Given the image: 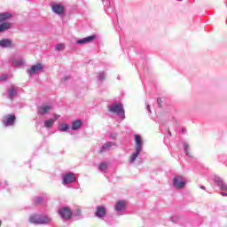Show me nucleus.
Segmentation results:
<instances>
[{
    "mask_svg": "<svg viewBox=\"0 0 227 227\" xmlns=\"http://www.w3.org/2000/svg\"><path fill=\"white\" fill-rule=\"evenodd\" d=\"M51 9L56 14H63L65 11V7L61 4H53Z\"/></svg>",
    "mask_w": 227,
    "mask_h": 227,
    "instance_id": "6e6552de",
    "label": "nucleus"
},
{
    "mask_svg": "<svg viewBox=\"0 0 227 227\" xmlns=\"http://www.w3.org/2000/svg\"><path fill=\"white\" fill-rule=\"evenodd\" d=\"M222 196H226V193H224V192H222Z\"/></svg>",
    "mask_w": 227,
    "mask_h": 227,
    "instance_id": "473e14b6",
    "label": "nucleus"
},
{
    "mask_svg": "<svg viewBox=\"0 0 227 227\" xmlns=\"http://www.w3.org/2000/svg\"><path fill=\"white\" fill-rule=\"evenodd\" d=\"M29 222L32 223H49V222H51V218L46 215L41 216V215H31Z\"/></svg>",
    "mask_w": 227,
    "mask_h": 227,
    "instance_id": "f03ea898",
    "label": "nucleus"
},
{
    "mask_svg": "<svg viewBox=\"0 0 227 227\" xmlns=\"http://www.w3.org/2000/svg\"><path fill=\"white\" fill-rule=\"evenodd\" d=\"M7 77V74H3V76L0 78V81H6Z\"/></svg>",
    "mask_w": 227,
    "mask_h": 227,
    "instance_id": "c85d7f7f",
    "label": "nucleus"
},
{
    "mask_svg": "<svg viewBox=\"0 0 227 227\" xmlns=\"http://www.w3.org/2000/svg\"><path fill=\"white\" fill-rule=\"evenodd\" d=\"M134 139H135V142H136L137 154L138 156L142 148H143L142 137H141V136H139V134H136Z\"/></svg>",
    "mask_w": 227,
    "mask_h": 227,
    "instance_id": "423d86ee",
    "label": "nucleus"
},
{
    "mask_svg": "<svg viewBox=\"0 0 227 227\" xmlns=\"http://www.w3.org/2000/svg\"><path fill=\"white\" fill-rule=\"evenodd\" d=\"M56 50L58 51H62L63 50H65V44H57Z\"/></svg>",
    "mask_w": 227,
    "mask_h": 227,
    "instance_id": "a878e982",
    "label": "nucleus"
},
{
    "mask_svg": "<svg viewBox=\"0 0 227 227\" xmlns=\"http://www.w3.org/2000/svg\"><path fill=\"white\" fill-rule=\"evenodd\" d=\"M77 213H78V215H81V213H82L81 209H78Z\"/></svg>",
    "mask_w": 227,
    "mask_h": 227,
    "instance_id": "c756f323",
    "label": "nucleus"
},
{
    "mask_svg": "<svg viewBox=\"0 0 227 227\" xmlns=\"http://www.w3.org/2000/svg\"><path fill=\"white\" fill-rule=\"evenodd\" d=\"M51 109H52L51 106H47L46 104H43V106H40L38 107V113L40 114H46L47 113H49V111H51Z\"/></svg>",
    "mask_w": 227,
    "mask_h": 227,
    "instance_id": "9b49d317",
    "label": "nucleus"
},
{
    "mask_svg": "<svg viewBox=\"0 0 227 227\" xmlns=\"http://www.w3.org/2000/svg\"><path fill=\"white\" fill-rule=\"evenodd\" d=\"M95 39L96 35H89L88 37L76 41V43L77 44H86L87 43H91V41H94Z\"/></svg>",
    "mask_w": 227,
    "mask_h": 227,
    "instance_id": "ddd939ff",
    "label": "nucleus"
},
{
    "mask_svg": "<svg viewBox=\"0 0 227 227\" xmlns=\"http://www.w3.org/2000/svg\"><path fill=\"white\" fill-rule=\"evenodd\" d=\"M74 180H75V176L74 173H67V175H64V177H63L64 184H73Z\"/></svg>",
    "mask_w": 227,
    "mask_h": 227,
    "instance_id": "1a4fd4ad",
    "label": "nucleus"
},
{
    "mask_svg": "<svg viewBox=\"0 0 227 227\" xmlns=\"http://www.w3.org/2000/svg\"><path fill=\"white\" fill-rule=\"evenodd\" d=\"M12 64H13L14 66H23L24 60H22V59L12 60Z\"/></svg>",
    "mask_w": 227,
    "mask_h": 227,
    "instance_id": "393cba45",
    "label": "nucleus"
},
{
    "mask_svg": "<svg viewBox=\"0 0 227 227\" xmlns=\"http://www.w3.org/2000/svg\"><path fill=\"white\" fill-rule=\"evenodd\" d=\"M106 213L107 211L106 206H98V207H96V216L102 218L103 216H106Z\"/></svg>",
    "mask_w": 227,
    "mask_h": 227,
    "instance_id": "0eeeda50",
    "label": "nucleus"
},
{
    "mask_svg": "<svg viewBox=\"0 0 227 227\" xmlns=\"http://www.w3.org/2000/svg\"><path fill=\"white\" fill-rule=\"evenodd\" d=\"M109 111H112L113 113H116V114H121L122 118H125V111L123 109L122 104H119L118 102H115L109 107Z\"/></svg>",
    "mask_w": 227,
    "mask_h": 227,
    "instance_id": "7ed1b4c3",
    "label": "nucleus"
},
{
    "mask_svg": "<svg viewBox=\"0 0 227 227\" xmlns=\"http://www.w3.org/2000/svg\"><path fill=\"white\" fill-rule=\"evenodd\" d=\"M184 152L189 157H192V153L190 152L189 145H184Z\"/></svg>",
    "mask_w": 227,
    "mask_h": 227,
    "instance_id": "5701e85b",
    "label": "nucleus"
},
{
    "mask_svg": "<svg viewBox=\"0 0 227 227\" xmlns=\"http://www.w3.org/2000/svg\"><path fill=\"white\" fill-rule=\"evenodd\" d=\"M82 120H75L74 121H73L72 130H77L82 127Z\"/></svg>",
    "mask_w": 227,
    "mask_h": 227,
    "instance_id": "dca6fc26",
    "label": "nucleus"
},
{
    "mask_svg": "<svg viewBox=\"0 0 227 227\" xmlns=\"http://www.w3.org/2000/svg\"><path fill=\"white\" fill-rule=\"evenodd\" d=\"M0 46H2V48H12V41L10 39H2V41H0Z\"/></svg>",
    "mask_w": 227,
    "mask_h": 227,
    "instance_id": "4468645a",
    "label": "nucleus"
},
{
    "mask_svg": "<svg viewBox=\"0 0 227 227\" xmlns=\"http://www.w3.org/2000/svg\"><path fill=\"white\" fill-rule=\"evenodd\" d=\"M186 184L187 182L184 180L183 176H176V178H174V187H176V189H184Z\"/></svg>",
    "mask_w": 227,
    "mask_h": 227,
    "instance_id": "39448f33",
    "label": "nucleus"
},
{
    "mask_svg": "<svg viewBox=\"0 0 227 227\" xmlns=\"http://www.w3.org/2000/svg\"><path fill=\"white\" fill-rule=\"evenodd\" d=\"M215 182H216L222 191H226L227 185L224 184V182H223V180H221V178H215Z\"/></svg>",
    "mask_w": 227,
    "mask_h": 227,
    "instance_id": "2eb2a0df",
    "label": "nucleus"
},
{
    "mask_svg": "<svg viewBox=\"0 0 227 227\" xmlns=\"http://www.w3.org/2000/svg\"><path fill=\"white\" fill-rule=\"evenodd\" d=\"M11 18H12V14L11 12H2L0 14V32H4L11 28L12 23L6 21V20H11Z\"/></svg>",
    "mask_w": 227,
    "mask_h": 227,
    "instance_id": "f257e3e1",
    "label": "nucleus"
},
{
    "mask_svg": "<svg viewBox=\"0 0 227 227\" xmlns=\"http://www.w3.org/2000/svg\"><path fill=\"white\" fill-rule=\"evenodd\" d=\"M43 66L42 64H37L36 66H32V67L30 68L29 73L30 74H36V72H39V70H42Z\"/></svg>",
    "mask_w": 227,
    "mask_h": 227,
    "instance_id": "f3484780",
    "label": "nucleus"
},
{
    "mask_svg": "<svg viewBox=\"0 0 227 227\" xmlns=\"http://www.w3.org/2000/svg\"><path fill=\"white\" fill-rule=\"evenodd\" d=\"M147 109H148L149 111H151V109H150V106H147Z\"/></svg>",
    "mask_w": 227,
    "mask_h": 227,
    "instance_id": "72a5a7b5",
    "label": "nucleus"
},
{
    "mask_svg": "<svg viewBox=\"0 0 227 227\" xmlns=\"http://www.w3.org/2000/svg\"><path fill=\"white\" fill-rule=\"evenodd\" d=\"M54 121H55L52 120V119L45 120V121H44V127H47V128L52 127L53 124H54Z\"/></svg>",
    "mask_w": 227,
    "mask_h": 227,
    "instance_id": "412c9836",
    "label": "nucleus"
},
{
    "mask_svg": "<svg viewBox=\"0 0 227 227\" xmlns=\"http://www.w3.org/2000/svg\"><path fill=\"white\" fill-rule=\"evenodd\" d=\"M16 121V116L15 114H8L5 118V127H9L10 125H14Z\"/></svg>",
    "mask_w": 227,
    "mask_h": 227,
    "instance_id": "9d476101",
    "label": "nucleus"
},
{
    "mask_svg": "<svg viewBox=\"0 0 227 227\" xmlns=\"http://www.w3.org/2000/svg\"><path fill=\"white\" fill-rule=\"evenodd\" d=\"M112 145H113V143H111V142L105 143V145H103V146L100 150V153H104L105 152H107V150H109Z\"/></svg>",
    "mask_w": 227,
    "mask_h": 227,
    "instance_id": "a211bd4d",
    "label": "nucleus"
},
{
    "mask_svg": "<svg viewBox=\"0 0 227 227\" xmlns=\"http://www.w3.org/2000/svg\"><path fill=\"white\" fill-rule=\"evenodd\" d=\"M114 208L116 211H123L126 208V202L125 200H117L114 204Z\"/></svg>",
    "mask_w": 227,
    "mask_h": 227,
    "instance_id": "f8f14e48",
    "label": "nucleus"
},
{
    "mask_svg": "<svg viewBox=\"0 0 227 227\" xmlns=\"http://www.w3.org/2000/svg\"><path fill=\"white\" fill-rule=\"evenodd\" d=\"M68 123H60V125L59 126V130H61L62 132H66L67 130H68Z\"/></svg>",
    "mask_w": 227,
    "mask_h": 227,
    "instance_id": "aec40b11",
    "label": "nucleus"
},
{
    "mask_svg": "<svg viewBox=\"0 0 227 227\" xmlns=\"http://www.w3.org/2000/svg\"><path fill=\"white\" fill-rule=\"evenodd\" d=\"M2 223H3V222H2V220H0V227H1Z\"/></svg>",
    "mask_w": 227,
    "mask_h": 227,
    "instance_id": "f704fd0d",
    "label": "nucleus"
},
{
    "mask_svg": "<svg viewBox=\"0 0 227 227\" xmlns=\"http://www.w3.org/2000/svg\"><path fill=\"white\" fill-rule=\"evenodd\" d=\"M59 214L60 215V216H62V218L66 220H70V218H72L73 216L72 210L70 209V207H67L59 209Z\"/></svg>",
    "mask_w": 227,
    "mask_h": 227,
    "instance_id": "20e7f679",
    "label": "nucleus"
},
{
    "mask_svg": "<svg viewBox=\"0 0 227 227\" xmlns=\"http://www.w3.org/2000/svg\"><path fill=\"white\" fill-rule=\"evenodd\" d=\"M168 134H169V136H172L171 130H168Z\"/></svg>",
    "mask_w": 227,
    "mask_h": 227,
    "instance_id": "2f4dec72",
    "label": "nucleus"
},
{
    "mask_svg": "<svg viewBox=\"0 0 227 227\" xmlns=\"http://www.w3.org/2000/svg\"><path fill=\"white\" fill-rule=\"evenodd\" d=\"M8 95L10 98H12L13 97H15V95H17V90L16 88H14V86H11V88H9Z\"/></svg>",
    "mask_w": 227,
    "mask_h": 227,
    "instance_id": "6ab92c4d",
    "label": "nucleus"
},
{
    "mask_svg": "<svg viewBox=\"0 0 227 227\" xmlns=\"http://www.w3.org/2000/svg\"><path fill=\"white\" fill-rule=\"evenodd\" d=\"M182 132L184 133L185 132V129L183 127L182 128Z\"/></svg>",
    "mask_w": 227,
    "mask_h": 227,
    "instance_id": "7c9ffc66",
    "label": "nucleus"
},
{
    "mask_svg": "<svg viewBox=\"0 0 227 227\" xmlns=\"http://www.w3.org/2000/svg\"><path fill=\"white\" fill-rule=\"evenodd\" d=\"M157 102H158V104H159V106H160V107H162V98H159L157 99Z\"/></svg>",
    "mask_w": 227,
    "mask_h": 227,
    "instance_id": "cd10ccee",
    "label": "nucleus"
},
{
    "mask_svg": "<svg viewBox=\"0 0 227 227\" xmlns=\"http://www.w3.org/2000/svg\"><path fill=\"white\" fill-rule=\"evenodd\" d=\"M35 203H36V205H41V203H43L42 197H36L35 198Z\"/></svg>",
    "mask_w": 227,
    "mask_h": 227,
    "instance_id": "bb28decb",
    "label": "nucleus"
},
{
    "mask_svg": "<svg viewBox=\"0 0 227 227\" xmlns=\"http://www.w3.org/2000/svg\"><path fill=\"white\" fill-rule=\"evenodd\" d=\"M138 155H137V150L136 147V152H134L132 153V155L129 157V162H135V160L137 159Z\"/></svg>",
    "mask_w": 227,
    "mask_h": 227,
    "instance_id": "4be33fe9",
    "label": "nucleus"
},
{
    "mask_svg": "<svg viewBox=\"0 0 227 227\" xmlns=\"http://www.w3.org/2000/svg\"><path fill=\"white\" fill-rule=\"evenodd\" d=\"M107 168H108V165L106 162H101V164H99L100 171H106Z\"/></svg>",
    "mask_w": 227,
    "mask_h": 227,
    "instance_id": "b1692460",
    "label": "nucleus"
}]
</instances>
